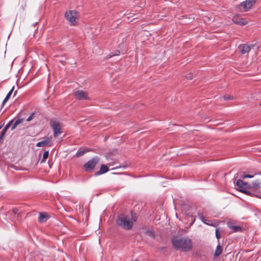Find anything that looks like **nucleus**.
<instances>
[{"mask_svg":"<svg viewBox=\"0 0 261 261\" xmlns=\"http://www.w3.org/2000/svg\"><path fill=\"white\" fill-rule=\"evenodd\" d=\"M237 17H233L232 19V21L235 23L239 24L242 25H245L247 23V21L243 18H241L240 21H237Z\"/></svg>","mask_w":261,"mask_h":261,"instance_id":"13","label":"nucleus"},{"mask_svg":"<svg viewBox=\"0 0 261 261\" xmlns=\"http://www.w3.org/2000/svg\"><path fill=\"white\" fill-rule=\"evenodd\" d=\"M98 162L99 158L98 157L96 156L92 158L84 165V168L85 170L86 171H92Z\"/></svg>","mask_w":261,"mask_h":261,"instance_id":"6","label":"nucleus"},{"mask_svg":"<svg viewBox=\"0 0 261 261\" xmlns=\"http://www.w3.org/2000/svg\"><path fill=\"white\" fill-rule=\"evenodd\" d=\"M229 228L231 229L233 232H239L242 231V228L240 226H235L232 224L228 225Z\"/></svg>","mask_w":261,"mask_h":261,"instance_id":"14","label":"nucleus"},{"mask_svg":"<svg viewBox=\"0 0 261 261\" xmlns=\"http://www.w3.org/2000/svg\"><path fill=\"white\" fill-rule=\"evenodd\" d=\"M237 17V19H236V20H237V21H240V19H241V18H239L238 17Z\"/></svg>","mask_w":261,"mask_h":261,"instance_id":"32","label":"nucleus"},{"mask_svg":"<svg viewBox=\"0 0 261 261\" xmlns=\"http://www.w3.org/2000/svg\"><path fill=\"white\" fill-rule=\"evenodd\" d=\"M222 253V248L221 247L218 245L217 246L215 252V256L218 257Z\"/></svg>","mask_w":261,"mask_h":261,"instance_id":"17","label":"nucleus"},{"mask_svg":"<svg viewBox=\"0 0 261 261\" xmlns=\"http://www.w3.org/2000/svg\"><path fill=\"white\" fill-rule=\"evenodd\" d=\"M236 185L238 187L241 188L240 189V191L241 192H243L244 193H246V194H247L248 195H250V192H249L247 190H245V189H244V188L247 187V184L246 182H245L243 181L241 179H238L236 181Z\"/></svg>","mask_w":261,"mask_h":261,"instance_id":"8","label":"nucleus"},{"mask_svg":"<svg viewBox=\"0 0 261 261\" xmlns=\"http://www.w3.org/2000/svg\"><path fill=\"white\" fill-rule=\"evenodd\" d=\"M108 171V168L106 165H102L100 170L97 174H101L106 173Z\"/></svg>","mask_w":261,"mask_h":261,"instance_id":"16","label":"nucleus"},{"mask_svg":"<svg viewBox=\"0 0 261 261\" xmlns=\"http://www.w3.org/2000/svg\"><path fill=\"white\" fill-rule=\"evenodd\" d=\"M48 219V216L46 213H40L38 217V221L40 223L46 222Z\"/></svg>","mask_w":261,"mask_h":261,"instance_id":"11","label":"nucleus"},{"mask_svg":"<svg viewBox=\"0 0 261 261\" xmlns=\"http://www.w3.org/2000/svg\"><path fill=\"white\" fill-rule=\"evenodd\" d=\"M89 151V150L85 148H80L76 153V156L77 157L82 156L86 152Z\"/></svg>","mask_w":261,"mask_h":261,"instance_id":"15","label":"nucleus"},{"mask_svg":"<svg viewBox=\"0 0 261 261\" xmlns=\"http://www.w3.org/2000/svg\"><path fill=\"white\" fill-rule=\"evenodd\" d=\"M172 243L174 248L182 251H189L192 248V241L187 237L180 238L174 237L172 240Z\"/></svg>","mask_w":261,"mask_h":261,"instance_id":"1","label":"nucleus"},{"mask_svg":"<svg viewBox=\"0 0 261 261\" xmlns=\"http://www.w3.org/2000/svg\"><path fill=\"white\" fill-rule=\"evenodd\" d=\"M232 98H233V97L230 96H224V99L225 100H229V99H231Z\"/></svg>","mask_w":261,"mask_h":261,"instance_id":"27","label":"nucleus"},{"mask_svg":"<svg viewBox=\"0 0 261 261\" xmlns=\"http://www.w3.org/2000/svg\"><path fill=\"white\" fill-rule=\"evenodd\" d=\"M146 233L147 236H149L150 237H151L152 238H155V234L152 231L148 230L146 231Z\"/></svg>","mask_w":261,"mask_h":261,"instance_id":"19","label":"nucleus"},{"mask_svg":"<svg viewBox=\"0 0 261 261\" xmlns=\"http://www.w3.org/2000/svg\"><path fill=\"white\" fill-rule=\"evenodd\" d=\"M52 139V137L50 136L47 138H46L44 141H40L37 143L36 146L37 147H44L46 145H48L49 146H51V141Z\"/></svg>","mask_w":261,"mask_h":261,"instance_id":"10","label":"nucleus"},{"mask_svg":"<svg viewBox=\"0 0 261 261\" xmlns=\"http://www.w3.org/2000/svg\"><path fill=\"white\" fill-rule=\"evenodd\" d=\"M23 121V119L22 118H20V117H18L17 118V119L15 121V122H14V123L16 125H19V124H20L22 121Z\"/></svg>","mask_w":261,"mask_h":261,"instance_id":"21","label":"nucleus"},{"mask_svg":"<svg viewBox=\"0 0 261 261\" xmlns=\"http://www.w3.org/2000/svg\"><path fill=\"white\" fill-rule=\"evenodd\" d=\"M50 125L53 130L54 136L55 138L58 137L63 132V125L62 123L56 119L50 120Z\"/></svg>","mask_w":261,"mask_h":261,"instance_id":"3","label":"nucleus"},{"mask_svg":"<svg viewBox=\"0 0 261 261\" xmlns=\"http://www.w3.org/2000/svg\"><path fill=\"white\" fill-rule=\"evenodd\" d=\"M204 223H205V224H207V225H212V224L210 223V221H208V220H206V221H205V222H204Z\"/></svg>","mask_w":261,"mask_h":261,"instance_id":"30","label":"nucleus"},{"mask_svg":"<svg viewBox=\"0 0 261 261\" xmlns=\"http://www.w3.org/2000/svg\"><path fill=\"white\" fill-rule=\"evenodd\" d=\"M35 114L33 113H32L27 119V121H31L34 117Z\"/></svg>","mask_w":261,"mask_h":261,"instance_id":"24","label":"nucleus"},{"mask_svg":"<svg viewBox=\"0 0 261 261\" xmlns=\"http://www.w3.org/2000/svg\"><path fill=\"white\" fill-rule=\"evenodd\" d=\"M13 212H14V214H16V213H17V210H16V209H14V210H13Z\"/></svg>","mask_w":261,"mask_h":261,"instance_id":"31","label":"nucleus"},{"mask_svg":"<svg viewBox=\"0 0 261 261\" xmlns=\"http://www.w3.org/2000/svg\"><path fill=\"white\" fill-rule=\"evenodd\" d=\"M7 130H6L5 129H3L1 132V136H0V140H2L3 139L4 136L5 135V134L6 133Z\"/></svg>","mask_w":261,"mask_h":261,"instance_id":"23","label":"nucleus"},{"mask_svg":"<svg viewBox=\"0 0 261 261\" xmlns=\"http://www.w3.org/2000/svg\"><path fill=\"white\" fill-rule=\"evenodd\" d=\"M216 237L218 239H219L220 238V234L219 233L218 229H216Z\"/></svg>","mask_w":261,"mask_h":261,"instance_id":"26","label":"nucleus"},{"mask_svg":"<svg viewBox=\"0 0 261 261\" xmlns=\"http://www.w3.org/2000/svg\"><path fill=\"white\" fill-rule=\"evenodd\" d=\"M200 219L201 220V221L203 222V223H204V222L206 221V219L205 218V217L202 216L200 217Z\"/></svg>","mask_w":261,"mask_h":261,"instance_id":"29","label":"nucleus"},{"mask_svg":"<svg viewBox=\"0 0 261 261\" xmlns=\"http://www.w3.org/2000/svg\"><path fill=\"white\" fill-rule=\"evenodd\" d=\"M238 174H240V175L241 176H242L243 178H252L254 177V175H251V174H245L244 172H240Z\"/></svg>","mask_w":261,"mask_h":261,"instance_id":"18","label":"nucleus"},{"mask_svg":"<svg viewBox=\"0 0 261 261\" xmlns=\"http://www.w3.org/2000/svg\"><path fill=\"white\" fill-rule=\"evenodd\" d=\"M133 220L136 221L137 218L136 217L132 215L130 216H126L125 215H120L117 219V224L126 230L130 229L133 225Z\"/></svg>","mask_w":261,"mask_h":261,"instance_id":"2","label":"nucleus"},{"mask_svg":"<svg viewBox=\"0 0 261 261\" xmlns=\"http://www.w3.org/2000/svg\"><path fill=\"white\" fill-rule=\"evenodd\" d=\"M1 128H2V126H0V129H1Z\"/></svg>","mask_w":261,"mask_h":261,"instance_id":"33","label":"nucleus"},{"mask_svg":"<svg viewBox=\"0 0 261 261\" xmlns=\"http://www.w3.org/2000/svg\"><path fill=\"white\" fill-rule=\"evenodd\" d=\"M17 125H16L14 123L12 124L11 125V130H14L16 128Z\"/></svg>","mask_w":261,"mask_h":261,"instance_id":"28","label":"nucleus"},{"mask_svg":"<svg viewBox=\"0 0 261 261\" xmlns=\"http://www.w3.org/2000/svg\"><path fill=\"white\" fill-rule=\"evenodd\" d=\"M119 54H120V51L119 50H117V51H116V53L114 54L110 55V56L109 57V58H111V57H112L113 56H118V55H119Z\"/></svg>","mask_w":261,"mask_h":261,"instance_id":"25","label":"nucleus"},{"mask_svg":"<svg viewBox=\"0 0 261 261\" xmlns=\"http://www.w3.org/2000/svg\"><path fill=\"white\" fill-rule=\"evenodd\" d=\"M13 122V119L10 121L9 122V123L5 126V127H4V129H5L6 130H7L8 129V128L10 127V126H11Z\"/></svg>","mask_w":261,"mask_h":261,"instance_id":"22","label":"nucleus"},{"mask_svg":"<svg viewBox=\"0 0 261 261\" xmlns=\"http://www.w3.org/2000/svg\"><path fill=\"white\" fill-rule=\"evenodd\" d=\"M74 97L79 100H86L89 98L88 93L83 90H80L73 93Z\"/></svg>","mask_w":261,"mask_h":261,"instance_id":"7","label":"nucleus"},{"mask_svg":"<svg viewBox=\"0 0 261 261\" xmlns=\"http://www.w3.org/2000/svg\"><path fill=\"white\" fill-rule=\"evenodd\" d=\"M65 17L71 25H75L76 23L77 13L74 10L66 12Z\"/></svg>","mask_w":261,"mask_h":261,"instance_id":"4","label":"nucleus"},{"mask_svg":"<svg viewBox=\"0 0 261 261\" xmlns=\"http://www.w3.org/2000/svg\"><path fill=\"white\" fill-rule=\"evenodd\" d=\"M49 154V151H46L44 152L43 155V160H42L41 162L43 161H45V160L48 157Z\"/></svg>","mask_w":261,"mask_h":261,"instance_id":"20","label":"nucleus"},{"mask_svg":"<svg viewBox=\"0 0 261 261\" xmlns=\"http://www.w3.org/2000/svg\"><path fill=\"white\" fill-rule=\"evenodd\" d=\"M256 0H246L241 3L238 8L240 11L246 12L248 11L255 3Z\"/></svg>","mask_w":261,"mask_h":261,"instance_id":"5","label":"nucleus"},{"mask_svg":"<svg viewBox=\"0 0 261 261\" xmlns=\"http://www.w3.org/2000/svg\"><path fill=\"white\" fill-rule=\"evenodd\" d=\"M251 49V46L247 44H241L239 46V49L240 52L242 54H245L248 53Z\"/></svg>","mask_w":261,"mask_h":261,"instance_id":"9","label":"nucleus"},{"mask_svg":"<svg viewBox=\"0 0 261 261\" xmlns=\"http://www.w3.org/2000/svg\"><path fill=\"white\" fill-rule=\"evenodd\" d=\"M14 89V87H13V88L11 89V90L8 92V93L7 94V95H6L5 98L3 100V103H2V108H3L4 107V106L5 105V104L6 103V102L9 100V99L10 98L12 94V92L13 91V90Z\"/></svg>","mask_w":261,"mask_h":261,"instance_id":"12","label":"nucleus"}]
</instances>
